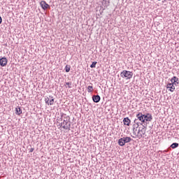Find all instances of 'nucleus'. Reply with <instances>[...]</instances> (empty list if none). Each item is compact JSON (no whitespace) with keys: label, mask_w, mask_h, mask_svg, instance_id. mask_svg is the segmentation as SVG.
<instances>
[{"label":"nucleus","mask_w":179,"mask_h":179,"mask_svg":"<svg viewBox=\"0 0 179 179\" xmlns=\"http://www.w3.org/2000/svg\"><path fill=\"white\" fill-rule=\"evenodd\" d=\"M50 99H51V98H50V96H49V97L47 96V97L45 98V104H48V103L50 102Z\"/></svg>","instance_id":"nucleus-19"},{"label":"nucleus","mask_w":179,"mask_h":179,"mask_svg":"<svg viewBox=\"0 0 179 179\" xmlns=\"http://www.w3.org/2000/svg\"><path fill=\"white\" fill-rule=\"evenodd\" d=\"M8 64V59L6 57L1 58V66H6Z\"/></svg>","instance_id":"nucleus-9"},{"label":"nucleus","mask_w":179,"mask_h":179,"mask_svg":"<svg viewBox=\"0 0 179 179\" xmlns=\"http://www.w3.org/2000/svg\"><path fill=\"white\" fill-rule=\"evenodd\" d=\"M123 123L124 125H127V127H129L131 124V120H129V117H124L123 119Z\"/></svg>","instance_id":"nucleus-11"},{"label":"nucleus","mask_w":179,"mask_h":179,"mask_svg":"<svg viewBox=\"0 0 179 179\" xmlns=\"http://www.w3.org/2000/svg\"><path fill=\"white\" fill-rule=\"evenodd\" d=\"M178 146H179V144L178 143H173L171 145V148L172 149H176V148H178Z\"/></svg>","instance_id":"nucleus-16"},{"label":"nucleus","mask_w":179,"mask_h":179,"mask_svg":"<svg viewBox=\"0 0 179 179\" xmlns=\"http://www.w3.org/2000/svg\"><path fill=\"white\" fill-rule=\"evenodd\" d=\"M15 114H17V115H20V114H22V109L20 107L18 106L15 108Z\"/></svg>","instance_id":"nucleus-15"},{"label":"nucleus","mask_w":179,"mask_h":179,"mask_svg":"<svg viewBox=\"0 0 179 179\" xmlns=\"http://www.w3.org/2000/svg\"><path fill=\"white\" fill-rule=\"evenodd\" d=\"M30 153H32V152H34V148H31L29 150Z\"/></svg>","instance_id":"nucleus-26"},{"label":"nucleus","mask_w":179,"mask_h":179,"mask_svg":"<svg viewBox=\"0 0 179 179\" xmlns=\"http://www.w3.org/2000/svg\"><path fill=\"white\" fill-rule=\"evenodd\" d=\"M1 22L2 23V18H1Z\"/></svg>","instance_id":"nucleus-27"},{"label":"nucleus","mask_w":179,"mask_h":179,"mask_svg":"<svg viewBox=\"0 0 179 179\" xmlns=\"http://www.w3.org/2000/svg\"><path fill=\"white\" fill-rule=\"evenodd\" d=\"M158 1H162V0H158Z\"/></svg>","instance_id":"nucleus-30"},{"label":"nucleus","mask_w":179,"mask_h":179,"mask_svg":"<svg viewBox=\"0 0 179 179\" xmlns=\"http://www.w3.org/2000/svg\"><path fill=\"white\" fill-rule=\"evenodd\" d=\"M141 131H142V128L138 127L137 134H139L141 132Z\"/></svg>","instance_id":"nucleus-25"},{"label":"nucleus","mask_w":179,"mask_h":179,"mask_svg":"<svg viewBox=\"0 0 179 179\" xmlns=\"http://www.w3.org/2000/svg\"><path fill=\"white\" fill-rule=\"evenodd\" d=\"M88 93H92L93 92V86L89 85L87 87Z\"/></svg>","instance_id":"nucleus-17"},{"label":"nucleus","mask_w":179,"mask_h":179,"mask_svg":"<svg viewBox=\"0 0 179 179\" xmlns=\"http://www.w3.org/2000/svg\"><path fill=\"white\" fill-rule=\"evenodd\" d=\"M174 85L176 84H173V83H168L166 85V89H169L171 92H174V90H176V87Z\"/></svg>","instance_id":"nucleus-7"},{"label":"nucleus","mask_w":179,"mask_h":179,"mask_svg":"<svg viewBox=\"0 0 179 179\" xmlns=\"http://www.w3.org/2000/svg\"><path fill=\"white\" fill-rule=\"evenodd\" d=\"M96 64H97V62H92V64L90 65V68H96Z\"/></svg>","instance_id":"nucleus-20"},{"label":"nucleus","mask_w":179,"mask_h":179,"mask_svg":"<svg viewBox=\"0 0 179 179\" xmlns=\"http://www.w3.org/2000/svg\"><path fill=\"white\" fill-rule=\"evenodd\" d=\"M92 100L94 103H99L100 100H101V98L99 96V95H94L92 96Z\"/></svg>","instance_id":"nucleus-10"},{"label":"nucleus","mask_w":179,"mask_h":179,"mask_svg":"<svg viewBox=\"0 0 179 179\" xmlns=\"http://www.w3.org/2000/svg\"><path fill=\"white\" fill-rule=\"evenodd\" d=\"M137 131H138V129L133 128V135H135V136H136L137 135L136 134Z\"/></svg>","instance_id":"nucleus-22"},{"label":"nucleus","mask_w":179,"mask_h":179,"mask_svg":"<svg viewBox=\"0 0 179 179\" xmlns=\"http://www.w3.org/2000/svg\"><path fill=\"white\" fill-rule=\"evenodd\" d=\"M0 65H1V59H0Z\"/></svg>","instance_id":"nucleus-29"},{"label":"nucleus","mask_w":179,"mask_h":179,"mask_svg":"<svg viewBox=\"0 0 179 179\" xmlns=\"http://www.w3.org/2000/svg\"><path fill=\"white\" fill-rule=\"evenodd\" d=\"M171 83H173V85H175V86H177V85L179 84L178 78H177L176 76H173V77L171 79Z\"/></svg>","instance_id":"nucleus-8"},{"label":"nucleus","mask_w":179,"mask_h":179,"mask_svg":"<svg viewBox=\"0 0 179 179\" xmlns=\"http://www.w3.org/2000/svg\"><path fill=\"white\" fill-rule=\"evenodd\" d=\"M121 78H126V80L128 79H132V76H134V73L129 71L124 70L120 73Z\"/></svg>","instance_id":"nucleus-2"},{"label":"nucleus","mask_w":179,"mask_h":179,"mask_svg":"<svg viewBox=\"0 0 179 179\" xmlns=\"http://www.w3.org/2000/svg\"><path fill=\"white\" fill-rule=\"evenodd\" d=\"M49 97L50 99H49L48 106H54V96H50Z\"/></svg>","instance_id":"nucleus-13"},{"label":"nucleus","mask_w":179,"mask_h":179,"mask_svg":"<svg viewBox=\"0 0 179 179\" xmlns=\"http://www.w3.org/2000/svg\"><path fill=\"white\" fill-rule=\"evenodd\" d=\"M60 127H62L64 129L71 131V124H68V120H64L63 122L61 123Z\"/></svg>","instance_id":"nucleus-3"},{"label":"nucleus","mask_w":179,"mask_h":179,"mask_svg":"<svg viewBox=\"0 0 179 179\" xmlns=\"http://www.w3.org/2000/svg\"><path fill=\"white\" fill-rule=\"evenodd\" d=\"M139 124H140L134 123V124H133V128H135V129L139 128Z\"/></svg>","instance_id":"nucleus-23"},{"label":"nucleus","mask_w":179,"mask_h":179,"mask_svg":"<svg viewBox=\"0 0 179 179\" xmlns=\"http://www.w3.org/2000/svg\"><path fill=\"white\" fill-rule=\"evenodd\" d=\"M136 117V118L134 121V124H139L140 125H143V124H145L143 113H138Z\"/></svg>","instance_id":"nucleus-1"},{"label":"nucleus","mask_w":179,"mask_h":179,"mask_svg":"<svg viewBox=\"0 0 179 179\" xmlns=\"http://www.w3.org/2000/svg\"><path fill=\"white\" fill-rule=\"evenodd\" d=\"M66 85L67 86H69V89H71V88H72V82L66 83Z\"/></svg>","instance_id":"nucleus-21"},{"label":"nucleus","mask_w":179,"mask_h":179,"mask_svg":"<svg viewBox=\"0 0 179 179\" xmlns=\"http://www.w3.org/2000/svg\"><path fill=\"white\" fill-rule=\"evenodd\" d=\"M123 141H124V143H129L132 141V138L131 137H123Z\"/></svg>","instance_id":"nucleus-14"},{"label":"nucleus","mask_w":179,"mask_h":179,"mask_svg":"<svg viewBox=\"0 0 179 179\" xmlns=\"http://www.w3.org/2000/svg\"><path fill=\"white\" fill-rule=\"evenodd\" d=\"M159 152H161V153H164H164L169 152V150H165L164 151H159Z\"/></svg>","instance_id":"nucleus-24"},{"label":"nucleus","mask_w":179,"mask_h":179,"mask_svg":"<svg viewBox=\"0 0 179 179\" xmlns=\"http://www.w3.org/2000/svg\"><path fill=\"white\" fill-rule=\"evenodd\" d=\"M65 71L66 72H69V71H71V66H69V65H66V66H65Z\"/></svg>","instance_id":"nucleus-18"},{"label":"nucleus","mask_w":179,"mask_h":179,"mask_svg":"<svg viewBox=\"0 0 179 179\" xmlns=\"http://www.w3.org/2000/svg\"><path fill=\"white\" fill-rule=\"evenodd\" d=\"M152 127H153V125H152L151 127H150V128H152Z\"/></svg>","instance_id":"nucleus-28"},{"label":"nucleus","mask_w":179,"mask_h":179,"mask_svg":"<svg viewBox=\"0 0 179 179\" xmlns=\"http://www.w3.org/2000/svg\"><path fill=\"white\" fill-rule=\"evenodd\" d=\"M117 143L119 145V146H125V142L124 141V138H120L118 141Z\"/></svg>","instance_id":"nucleus-12"},{"label":"nucleus","mask_w":179,"mask_h":179,"mask_svg":"<svg viewBox=\"0 0 179 179\" xmlns=\"http://www.w3.org/2000/svg\"><path fill=\"white\" fill-rule=\"evenodd\" d=\"M145 134H146V129H145V125H143V127H141V131H140L139 133H137V138H145Z\"/></svg>","instance_id":"nucleus-4"},{"label":"nucleus","mask_w":179,"mask_h":179,"mask_svg":"<svg viewBox=\"0 0 179 179\" xmlns=\"http://www.w3.org/2000/svg\"><path fill=\"white\" fill-rule=\"evenodd\" d=\"M144 118V122H150L152 120H153V116H152V114L150 113H146L145 115H143Z\"/></svg>","instance_id":"nucleus-5"},{"label":"nucleus","mask_w":179,"mask_h":179,"mask_svg":"<svg viewBox=\"0 0 179 179\" xmlns=\"http://www.w3.org/2000/svg\"><path fill=\"white\" fill-rule=\"evenodd\" d=\"M40 5H41L42 9H43V10H45L48 9V8H50V5H48V3H47V2H45V1H41Z\"/></svg>","instance_id":"nucleus-6"}]
</instances>
